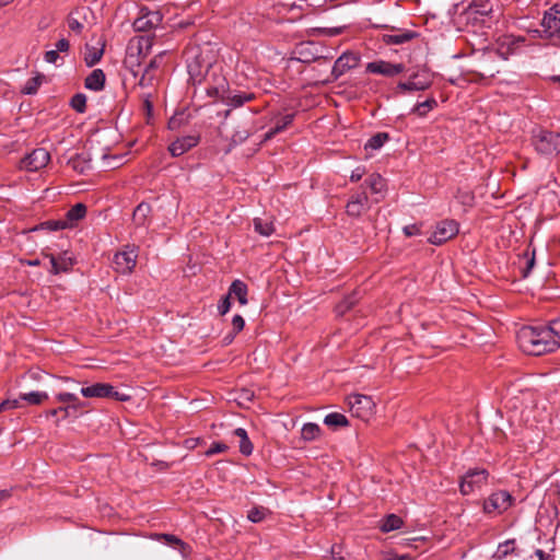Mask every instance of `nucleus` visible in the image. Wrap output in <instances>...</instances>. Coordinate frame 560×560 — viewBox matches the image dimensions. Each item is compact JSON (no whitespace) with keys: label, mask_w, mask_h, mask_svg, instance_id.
I'll use <instances>...</instances> for the list:
<instances>
[{"label":"nucleus","mask_w":560,"mask_h":560,"mask_svg":"<svg viewBox=\"0 0 560 560\" xmlns=\"http://www.w3.org/2000/svg\"><path fill=\"white\" fill-rule=\"evenodd\" d=\"M46 257L49 258V262L51 265L50 272L54 275H59L61 272H68L74 264L73 259L71 257H69L67 255V253H65L58 257L49 254V255H46Z\"/></svg>","instance_id":"obj_19"},{"label":"nucleus","mask_w":560,"mask_h":560,"mask_svg":"<svg viewBox=\"0 0 560 560\" xmlns=\"http://www.w3.org/2000/svg\"><path fill=\"white\" fill-rule=\"evenodd\" d=\"M86 206L79 202L67 211L63 220L69 229L75 226L77 223L86 215Z\"/></svg>","instance_id":"obj_24"},{"label":"nucleus","mask_w":560,"mask_h":560,"mask_svg":"<svg viewBox=\"0 0 560 560\" xmlns=\"http://www.w3.org/2000/svg\"><path fill=\"white\" fill-rule=\"evenodd\" d=\"M405 67L402 63H392L385 60H376L369 62L365 67L368 73L381 74L387 78H393L404 72Z\"/></svg>","instance_id":"obj_14"},{"label":"nucleus","mask_w":560,"mask_h":560,"mask_svg":"<svg viewBox=\"0 0 560 560\" xmlns=\"http://www.w3.org/2000/svg\"><path fill=\"white\" fill-rule=\"evenodd\" d=\"M417 36V33L412 31H401L398 30L394 34H386L384 35V42L389 45H401L404 43H407L415 38Z\"/></svg>","instance_id":"obj_28"},{"label":"nucleus","mask_w":560,"mask_h":560,"mask_svg":"<svg viewBox=\"0 0 560 560\" xmlns=\"http://www.w3.org/2000/svg\"><path fill=\"white\" fill-rule=\"evenodd\" d=\"M73 407L74 406H68V405L63 404L62 406H60L58 408H52V409L47 410L45 416H46V418H54V417H57L58 415H61V417L56 420V424H59V422L61 420H66L70 417H73V418L78 417V415H73Z\"/></svg>","instance_id":"obj_31"},{"label":"nucleus","mask_w":560,"mask_h":560,"mask_svg":"<svg viewBox=\"0 0 560 560\" xmlns=\"http://www.w3.org/2000/svg\"><path fill=\"white\" fill-rule=\"evenodd\" d=\"M105 73L102 69H94L84 81V85L86 89L91 91H102L105 86Z\"/></svg>","instance_id":"obj_23"},{"label":"nucleus","mask_w":560,"mask_h":560,"mask_svg":"<svg viewBox=\"0 0 560 560\" xmlns=\"http://www.w3.org/2000/svg\"><path fill=\"white\" fill-rule=\"evenodd\" d=\"M551 325H552V329L555 330L558 339H560V316L550 320Z\"/></svg>","instance_id":"obj_62"},{"label":"nucleus","mask_w":560,"mask_h":560,"mask_svg":"<svg viewBox=\"0 0 560 560\" xmlns=\"http://www.w3.org/2000/svg\"><path fill=\"white\" fill-rule=\"evenodd\" d=\"M432 84L431 74L427 71H421L412 74L408 81L399 82L397 88L402 91H424Z\"/></svg>","instance_id":"obj_16"},{"label":"nucleus","mask_w":560,"mask_h":560,"mask_svg":"<svg viewBox=\"0 0 560 560\" xmlns=\"http://www.w3.org/2000/svg\"><path fill=\"white\" fill-rule=\"evenodd\" d=\"M530 144L539 155H558L560 154V132L544 127H535L530 131Z\"/></svg>","instance_id":"obj_4"},{"label":"nucleus","mask_w":560,"mask_h":560,"mask_svg":"<svg viewBox=\"0 0 560 560\" xmlns=\"http://www.w3.org/2000/svg\"><path fill=\"white\" fill-rule=\"evenodd\" d=\"M469 9L472 13L483 16L492 12V4L487 0H475Z\"/></svg>","instance_id":"obj_39"},{"label":"nucleus","mask_w":560,"mask_h":560,"mask_svg":"<svg viewBox=\"0 0 560 560\" xmlns=\"http://www.w3.org/2000/svg\"><path fill=\"white\" fill-rule=\"evenodd\" d=\"M365 184L370 187L372 192L378 194L383 190L385 183L380 174H372L365 179Z\"/></svg>","instance_id":"obj_43"},{"label":"nucleus","mask_w":560,"mask_h":560,"mask_svg":"<svg viewBox=\"0 0 560 560\" xmlns=\"http://www.w3.org/2000/svg\"><path fill=\"white\" fill-rule=\"evenodd\" d=\"M20 399L25 400L30 405H40L48 399V394L46 392H31L21 394Z\"/></svg>","instance_id":"obj_40"},{"label":"nucleus","mask_w":560,"mask_h":560,"mask_svg":"<svg viewBox=\"0 0 560 560\" xmlns=\"http://www.w3.org/2000/svg\"><path fill=\"white\" fill-rule=\"evenodd\" d=\"M68 165L79 174H85L91 170V156L88 152H80L68 160Z\"/></svg>","instance_id":"obj_22"},{"label":"nucleus","mask_w":560,"mask_h":560,"mask_svg":"<svg viewBox=\"0 0 560 560\" xmlns=\"http://www.w3.org/2000/svg\"><path fill=\"white\" fill-rule=\"evenodd\" d=\"M46 225L47 229L51 230V231H59V230H65V229H69V226L67 225V223L65 222V220H52V221H47L44 223Z\"/></svg>","instance_id":"obj_52"},{"label":"nucleus","mask_w":560,"mask_h":560,"mask_svg":"<svg viewBox=\"0 0 560 560\" xmlns=\"http://www.w3.org/2000/svg\"><path fill=\"white\" fill-rule=\"evenodd\" d=\"M70 49L69 40L66 38H61L56 43V50L58 52H68Z\"/></svg>","instance_id":"obj_58"},{"label":"nucleus","mask_w":560,"mask_h":560,"mask_svg":"<svg viewBox=\"0 0 560 560\" xmlns=\"http://www.w3.org/2000/svg\"><path fill=\"white\" fill-rule=\"evenodd\" d=\"M404 521L400 516L396 514H388L384 516L380 522V530L382 533H389L396 529L401 528Z\"/></svg>","instance_id":"obj_30"},{"label":"nucleus","mask_w":560,"mask_h":560,"mask_svg":"<svg viewBox=\"0 0 560 560\" xmlns=\"http://www.w3.org/2000/svg\"><path fill=\"white\" fill-rule=\"evenodd\" d=\"M482 51L483 49L475 51L479 70H475L474 72L481 78H493L497 73H499L498 67L494 66L497 61H486L485 57L482 56Z\"/></svg>","instance_id":"obj_21"},{"label":"nucleus","mask_w":560,"mask_h":560,"mask_svg":"<svg viewBox=\"0 0 560 560\" xmlns=\"http://www.w3.org/2000/svg\"><path fill=\"white\" fill-rule=\"evenodd\" d=\"M542 37L553 38L560 37V4L555 3L547 11H545L542 20Z\"/></svg>","instance_id":"obj_8"},{"label":"nucleus","mask_w":560,"mask_h":560,"mask_svg":"<svg viewBox=\"0 0 560 560\" xmlns=\"http://www.w3.org/2000/svg\"><path fill=\"white\" fill-rule=\"evenodd\" d=\"M459 232V225L455 220H443L436 224L435 230L429 237L433 245H442L456 236Z\"/></svg>","instance_id":"obj_10"},{"label":"nucleus","mask_w":560,"mask_h":560,"mask_svg":"<svg viewBox=\"0 0 560 560\" xmlns=\"http://www.w3.org/2000/svg\"><path fill=\"white\" fill-rule=\"evenodd\" d=\"M230 298L228 294L225 296H223L219 304H218V311H219V314L220 315H225L230 308H231V301H230Z\"/></svg>","instance_id":"obj_53"},{"label":"nucleus","mask_w":560,"mask_h":560,"mask_svg":"<svg viewBox=\"0 0 560 560\" xmlns=\"http://www.w3.org/2000/svg\"><path fill=\"white\" fill-rule=\"evenodd\" d=\"M267 514V509L262 506H255L248 511L247 518L253 523L261 522Z\"/></svg>","instance_id":"obj_48"},{"label":"nucleus","mask_w":560,"mask_h":560,"mask_svg":"<svg viewBox=\"0 0 560 560\" xmlns=\"http://www.w3.org/2000/svg\"><path fill=\"white\" fill-rule=\"evenodd\" d=\"M229 450V446L223 442H213L210 447L206 451L208 457L215 454L224 453Z\"/></svg>","instance_id":"obj_49"},{"label":"nucleus","mask_w":560,"mask_h":560,"mask_svg":"<svg viewBox=\"0 0 560 560\" xmlns=\"http://www.w3.org/2000/svg\"><path fill=\"white\" fill-rule=\"evenodd\" d=\"M249 137V132L247 130L237 131L232 136V140L235 143H241L245 141Z\"/></svg>","instance_id":"obj_59"},{"label":"nucleus","mask_w":560,"mask_h":560,"mask_svg":"<svg viewBox=\"0 0 560 560\" xmlns=\"http://www.w3.org/2000/svg\"><path fill=\"white\" fill-rule=\"evenodd\" d=\"M152 207L147 202L139 203L132 213V223L136 228H145L150 223Z\"/></svg>","instance_id":"obj_20"},{"label":"nucleus","mask_w":560,"mask_h":560,"mask_svg":"<svg viewBox=\"0 0 560 560\" xmlns=\"http://www.w3.org/2000/svg\"><path fill=\"white\" fill-rule=\"evenodd\" d=\"M137 257L135 249L116 253L113 258L115 270L122 275L130 273L136 267Z\"/></svg>","instance_id":"obj_15"},{"label":"nucleus","mask_w":560,"mask_h":560,"mask_svg":"<svg viewBox=\"0 0 560 560\" xmlns=\"http://www.w3.org/2000/svg\"><path fill=\"white\" fill-rule=\"evenodd\" d=\"M70 106L78 113H84L86 110V96L83 93H77L70 101Z\"/></svg>","instance_id":"obj_47"},{"label":"nucleus","mask_w":560,"mask_h":560,"mask_svg":"<svg viewBox=\"0 0 560 560\" xmlns=\"http://www.w3.org/2000/svg\"><path fill=\"white\" fill-rule=\"evenodd\" d=\"M107 388L108 394L106 398H113L117 401H128L131 398L130 395L116 390L115 387L112 386L110 384H108Z\"/></svg>","instance_id":"obj_50"},{"label":"nucleus","mask_w":560,"mask_h":560,"mask_svg":"<svg viewBox=\"0 0 560 560\" xmlns=\"http://www.w3.org/2000/svg\"><path fill=\"white\" fill-rule=\"evenodd\" d=\"M49 161V152L44 148H37L22 159L21 166L26 171L36 172L45 167Z\"/></svg>","instance_id":"obj_12"},{"label":"nucleus","mask_w":560,"mask_h":560,"mask_svg":"<svg viewBox=\"0 0 560 560\" xmlns=\"http://www.w3.org/2000/svg\"><path fill=\"white\" fill-rule=\"evenodd\" d=\"M517 341L521 349L530 355H542L559 347L558 337L551 323L548 326L521 328L517 332Z\"/></svg>","instance_id":"obj_1"},{"label":"nucleus","mask_w":560,"mask_h":560,"mask_svg":"<svg viewBox=\"0 0 560 560\" xmlns=\"http://www.w3.org/2000/svg\"><path fill=\"white\" fill-rule=\"evenodd\" d=\"M295 114H287L279 118L275 126L271 127L265 135V140L273 138L276 135L284 131L294 120Z\"/></svg>","instance_id":"obj_25"},{"label":"nucleus","mask_w":560,"mask_h":560,"mask_svg":"<svg viewBox=\"0 0 560 560\" xmlns=\"http://www.w3.org/2000/svg\"><path fill=\"white\" fill-rule=\"evenodd\" d=\"M103 54H104V48L103 47L102 48H96V47L86 45V47H85V55H84V62H85V65L88 67L95 66L102 59Z\"/></svg>","instance_id":"obj_34"},{"label":"nucleus","mask_w":560,"mask_h":560,"mask_svg":"<svg viewBox=\"0 0 560 560\" xmlns=\"http://www.w3.org/2000/svg\"><path fill=\"white\" fill-rule=\"evenodd\" d=\"M420 230L416 224L407 225L404 228V233L406 236H413L419 234Z\"/></svg>","instance_id":"obj_60"},{"label":"nucleus","mask_w":560,"mask_h":560,"mask_svg":"<svg viewBox=\"0 0 560 560\" xmlns=\"http://www.w3.org/2000/svg\"><path fill=\"white\" fill-rule=\"evenodd\" d=\"M234 435L240 439V452L245 456L252 455L254 446L248 438L246 430L243 428H237L234 430Z\"/></svg>","instance_id":"obj_32"},{"label":"nucleus","mask_w":560,"mask_h":560,"mask_svg":"<svg viewBox=\"0 0 560 560\" xmlns=\"http://www.w3.org/2000/svg\"><path fill=\"white\" fill-rule=\"evenodd\" d=\"M143 105H144V108H145L148 115H150L152 113V110H153V104L150 101V95H147L144 97Z\"/></svg>","instance_id":"obj_63"},{"label":"nucleus","mask_w":560,"mask_h":560,"mask_svg":"<svg viewBox=\"0 0 560 560\" xmlns=\"http://www.w3.org/2000/svg\"><path fill=\"white\" fill-rule=\"evenodd\" d=\"M322 429L318 424L307 422L302 427L301 436L304 441L311 442L320 435Z\"/></svg>","instance_id":"obj_35"},{"label":"nucleus","mask_w":560,"mask_h":560,"mask_svg":"<svg viewBox=\"0 0 560 560\" xmlns=\"http://www.w3.org/2000/svg\"><path fill=\"white\" fill-rule=\"evenodd\" d=\"M388 135L386 132H378L374 136H372L368 142L365 143L364 148L365 150H378L381 149L384 143L388 140Z\"/></svg>","instance_id":"obj_41"},{"label":"nucleus","mask_w":560,"mask_h":560,"mask_svg":"<svg viewBox=\"0 0 560 560\" xmlns=\"http://www.w3.org/2000/svg\"><path fill=\"white\" fill-rule=\"evenodd\" d=\"M247 292H248L247 285L243 281L234 280L229 288L228 295L235 296L238 300L241 305H246L248 302L247 301Z\"/></svg>","instance_id":"obj_27"},{"label":"nucleus","mask_w":560,"mask_h":560,"mask_svg":"<svg viewBox=\"0 0 560 560\" xmlns=\"http://www.w3.org/2000/svg\"><path fill=\"white\" fill-rule=\"evenodd\" d=\"M535 556L538 558V560H553V556L550 553L545 552L541 549L535 550Z\"/></svg>","instance_id":"obj_61"},{"label":"nucleus","mask_w":560,"mask_h":560,"mask_svg":"<svg viewBox=\"0 0 560 560\" xmlns=\"http://www.w3.org/2000/svg\"><path fill=\"white\" fill-rule=\"evenodd\" d=\"M435 107H438V101L434 97H429L424 102L417 103L412 107L411 114L418 117H425Z\"/></svg>","instance_id":"obj_33"},{"label":"nucleus","mask_w":560,"mask_h":560,"mask_svg":"<svg viewBox=\"0 0 560 560\" xmlns=\"http://www.w3.org/2000/svg\"><path fill=\"white\" fill-rule=\"evenodd\" d=\"M524 43L523 36L502 35L497 39V48H483L482 56L486 61H497L499 58L506 60L515 55Z\"/></svg>","instance_id":"obj_5"},{"label":"nucleus","mask_w":560,"mask_h":560,"mask_svg":"<svg viewBox=\"0 0 560 560\" xmlns=\"http://www.w3.org/2000/svg\"><path fill=\"white\" fill-rule=\"evenodd\" d=\"M60 58L58 50H48L44 55V60L48 63H57L58 59Z\"/></svg>","instance_id":"obj_56"},{"label":"nucleus","mask_w":560,"mask_h":560,"mask_svg":"<svg viewBox=\"0 0 560 560\" xmlns=\"http://www.w3.org/2000/svg\"><path fill=\"white\" fill-rule=\"evenodd\" d=\"M359 301V296L357 292H353L351 295L345 298L340 303L336 305V313L337 315L341 316L345 313H347L349 310H351L357 302Z\"/></svg>","instance_id":"obj_37"},{"label":"nucleus","mask_w":560,"mask_h":560,"mask_svg":"<svg viewBox=\"0 0 560 560\" xmlns=\"http://www.w3.org/2000/svg\"><path fill=\"white\" fill-rule=\"evenodd\" d=\"M525 257L527 258L526 267L522 270L523 278H527L530 273L534 265H535V252L533 250L529 255L528 252L525 253Z\"/></svg>","instance_id":"obj_51"},{"label":"nucleus","mask_w":560,"mask_h":560,"mask_svg":"<svg viewBox=\"0 0 560 560\" xmlns=\"http://www.w3.org/2000/svg\"><path fill=\"white\" fill-rule=\"evenodd\" d=\"M514 546H515L514 539H509V540H505L504 542H501L498 546V549L494 553V558H497L498 560L505 558L506 556H509L510 553H512L514 551Z\"/></svg>","instance_id":"obj_45"},{"label":"nucleus","mask_w":560,"mask_h":560,"mask_svg":"<svg viewBox=\"0 0 560 560\" xmlns=\"http://www.w3.org/2000/svg\"><path fill=\"white\" fill-rule=\"evenodd\" d=\"M163 16L159 11H151L148 8H141L139 16L133 21L136 32H149L156 28L162 23Z\"/></svg>","instance_id":"obj_11"},{"label":"nucleus","mask_w":560,"mask_h":560,"mask_svg":"<svg viewBox=\"0 0 560 560\" xmlns=\"http://www.w3.org/2000/svg\"><path fill=\"white\" fill-rule=\"evenodd\" d=\"M55 399L61 404H66L68 406H74L73 407V415H77V411L85 408L86 402L82 401L78 398L75 394L72 393H58L55 396Z\"/></svg>","instance_id":"obj_29"},{"label":"nucleus","mask_w":560,"mask_h":560,"mask_svg":"<svg viewBox=\"0 0 560 560\" xmlns=\"http://www.w3.org/2000/svg\"><path fill=\"white\" fill-rule=\"evenodd\" d=\"M44 80V75L38 73L37 75L30 78L24 86L22 88V93L26 95H33L36 94L39 86L42 85Z\"/></svg>","instance_id":"obj_38"},{"label":"nucleus","mask_w":560,"mask_h":560,"mask_svg":"<svg viewBox=\"0 0 560 560\" xmlns=\"http://www.w3.org/2000/svg\"><path fill=\"white\" fill-rule=\"evenodd\" d=\"M200 142V135H187L177 138L168 145V152L172 156L178 158L184 153L188 152L192 148L197 147Z\"/></svg>","instance_id":"obj_17"},{"label":"nucleus","mask_w":560,"mask_h":560,"mask_svg":"<svg viewBox=\"0 0 560 560\" xmlns=\"http://www.w3.org/2000/svg\"><path fill=\"white\" fill-rule=\"evenodd\" d=\"M324 423L331 428H339L347 427L349 421L345 415L339 412H331L324 418Z\"/></svg>","instance_id":"obj_36"},{"label":"nucleus","mask_w":560,"mask_h":560,"mask_svg":"<svg viewBox=\"0 0 560 560\" xmlns=\"http://www.w3.org/2000/svg\"><path fill=\"white\" fill-rule=\"evenodd\" d=\"M213 78L212 85L206 88V92L210 97L221 100L224 104L234 108L243 106L255 98V94L245 91H232L228 88L226 80L221 75H217L214 72L211 73Z\"/></svg>","instance_id":"obj_2"},{"label":"nucleus","mask_w":560,"mask_h":560,"mask_svg":"<svg viewBox=\"0 0 560 560\" xmlns=\"http://www.w3.org/2000/svg\"><path fill=\"white\" fill-rule=\"evenodd\" d=\"M348 406L352 416L364 421H368L375 412V402L372 397L362 394L350 395Z\"/></svg>","instance_id":"obj_6"},{"label":"nucleus","mask_w":560,"mask_h":560,"mask_svg":"<svg viewBox=\"0 0 560 560\" xmlns=\"http://www.w3.org/2000/svg\"><path fill=\"white\" fill-rule=\"evenodd\" d=\"M68 26L72 32L77 34H80L83 30V24L72 15H69L68 18Z\"/></svg>","instance_id":"obj_55"},{"label":"nucleus","mask_w":560,"mask_h":560,"mask_svg":"<svg viewBox=\"0 0 560 560\" xmlns=\"http://www.w3.org/2000/svg\"><path fill=\"white\" fill-rule=\"evenodd\" d=\"M360 56L353 51H345L337 58L331 69V77L334 80L339 79L347 71L359 66Z\"/></svg>","instance_id":"obj_13"},{"label":"nucleus","mask_w":560,"mask_h":560,"mask_svg":"<svg viewBox=\"0 0 560 560\" xmlns=\"http://www.w3.org/2000/svg\"><path fill=\"white\" fill-rule=\"evenodd\" d=\"M232 326H233L234 335L238 334L240 331L243 330V328L245 326L244 318L238 314L234 315L233 319H232Z\"/></svg>","instance_id":"obj_54"},{"label":"nucleus","mask_w":560,"mask_h":560,"mask_svg":"<svg viewBox=\"0 0 560 560\" xmlns=\"http://www.w3.org/2000/svg\"><path fill=\"white\" fill-rule=\"evenodd\" d=\"M365 174V168L364 167H361V166H358L357 168H354L350 175V180L352 183H357L359 182L363 175Z\"/></svg>","instance_id":"obj_57"},{"label":"nucleus","mask_w":560,"mask_h":560,"mask_svg":"<svg viewBox=\"0 0 560 560\" xmlns=\"http://www.w3.org/2000/svg\"><path fill=\"white\" fill-rule=\"evenodd\" d=\"M108 384L95 383L90 386L82 387L80 393L86 398H106L108 394Z\"/></svg>","instance_id":"obj_26"},{"label":"nucleus","mask_w":560,"mask_h":560,"mask_svg":"<svg viewBox=\"0 0 560 560\" xmlns=\"http://www.w3.org/2000/svg\"><path fill=\"white\" fill-rule=\"evenodd\" d=\"M488 471L486 469H470L468 470L460 480L459 490L464 495H468L487 482Z\"/></svg>","instance_id":"obj_9"},{"label":"nucleus","mask_w":560,"mask_h":560,"mask_svg":"<svg viewBox=\"0 0 560 560\" xmlns=\"http://www.w3.org/2000/svg\"><path fill=\"white\" fill-rule=\"evenodd\" d=\"M513 497L505 490L493 492L483 502L487 514H502L513 504Z\"/></svg>","instance_id":"obj_7"},{"label":"nucleus","mask_w":560,"mask_h":560,"mask_svg":"<svg viewBox=\"0 0 560 560\" xmlns=\"http://www.w3.org/2000/svg\"><path fill=\"white\" fill-rule=\"evenodd\" d=\"M158 540H161L170 546L178 547L180 549H185L187 545L177 536L172 534H156L155 535Z\"/></svg>","instance_id":"obj_46"},{"label":"nucleus","mask_w":560,"mask_h":560,"mask_svg":"<svg viewBox=\"0 0 560 560\" xmlns=\"http://www.w3.org/2000/svg\"><path fill=\"white\" fill-rule=\"evenodd\" d=\"M454 197L464 207L474 206L475 196L470 190L458 188Z\"/></svg>","instance_id":"obj_44"},{"label":"nucleus","mask_w":560,"mask_h":560,"mask_svg":"<svg viewBox=\"0 0 560 560\" xmlns=\"http://www.w3.org/2000/svg\"><path fill=\"white\" fill-rule=\"evenodd\" d=\"M254 228L262 236H270L275 232L272 222L264 221L259 218L254 219Z\"/></svg>","instance_id":"obj_42"},{"label":"nucleus","mask_w":560,"mask_h":560,"mask_svg":"<svg viewBox=\"0 0 560 560\" xmlns=\"http://www.w3.org/2000/svg\"><path fill=\"white\" fill-rule=\"evenodd\" d=\"M369 209V197L366 192L361 191L352 195L346 206L348 215L359 218Z\"/></svg>","instance_id":"obj_18"},{"label":"nucleus","mask_w":560,"mask_h":560,"mask_svg":"<svg viewBox=\"0 0 560 560\" xmlns=\"http://www.w3.org/2000/svg\"><path fill=\"white\" fill-rule=\"evenodd\" d=\"M185 60L189 80L192 84H200L209 75L212 69V60L205 55L199 46H192L185 50Z\"/></svg>","instance_id":"obj_3"},{"label":"nucleus","mask_w":560,"mask_h":560,"mask_svg":"<svg viewBox=\"0 0 560 560\" xmlns=\"http://www.w3.org/2000/svg\"><path fill=\"white\" fill-rule=\"evenodd\" d=\"M386 560H412V558L409 555H401V556H393L387 558Z\"/></svg>","instance_id":"obj_64"}]
</instances>
